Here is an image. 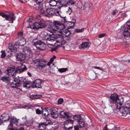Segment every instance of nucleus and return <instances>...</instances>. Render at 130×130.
I'll use <instances>...</instances> for the list:
<instances>
[{"label":"nucleus","instance_id":"19","mask_svg":"<svg viewBox=\"0 0 130 130\" xmlns=\"http://www.w3.org/2000/svg\"><path fill=\"white\" fill-rule=\"evenodd\" d=\"M57 37V35L53 34L51 35H49V37H47L46 39L47 41H54L56 40Z\"/></svg>","mask_w":130,"mask_h":130},{"label":"nucleus","instance_id":"42","mask_svg":"<svg viewBox=\"0 0 130 130\" xmlns=\"http://www.w3.org/2000/svg\"><path fill=\"white\" fill-rule=\"evenodd\" d=\"M39 12L41 14H44V16H45V15L46 14V10H45L43 7L41 8V9L39 10Z\"/></svg>","mask_w":130,"mask_h":130},{"label":"nucleus","instance_id":"60","mask_svg":"<svg viewBox=\"0 0 130 130\" xmlns=\"http://www.w3.org/2000/svg\"><path fill=\"white\" fill-rule=\"evenodd\" d=\"M74 130H79V127L78 125H75L74 126Z\"/></svg>","mask_w":130,"mask_h":130},{"label":"nucleus","instance_id":"59","mask_svg":"<svg viewBox=\"0 0 130 130\" xmlns=\"http://www.w3.org/2000/svg\"><path fill=\"white\" fill-rule=\"evenodd\" d=\"M12 52H9V54H7V53H6L7 56L9 57H10L12 56L13 55Z\"/></svg>","mask_w":130,"mask_h":130},{"label":"nucleus","instance_id":"28","mask_svg":"<svg viewBox=\"0 0 130 130\" xmlns=\"http://www.w3.org/2000/svg\"><path fill=\"white\" fill-rule=\"evenodd\" d=\"M73 121L71 120H66L64 122V124L65 125H70L71 126H73Z\"/></svg>","mask_w":130,"mask_h":130},{"label":"nucleus","instance_id":"55","mask_svg":"<svg viewBox=\"0 0 130 130\" xmlns=\"http://www.w3.org/2000/svg\"><path fill=\"white\" fill-rule=\"evenodd\" d=\"M106 35V34L103 33L100 34L98 36V38H103Z\"/></svg>","mask_w":130,"mask_h":130},{"label":"nucleus","instance_id":"64","mask_svg":"<svg viewBox=\"0 0 130 130\" xmlns=\"http://www.w3.org/2000/svg\"><path fill=\"white\" fill-rule=\"evenodd\" d=\"M50 72L52 73H54L55 72V70L54 69H51L50 70Z\"/></svg>","mask_w":130,"mask_h":130},{"label":"nucleus","instance_id":"45","mask_svg":"<svg viewBox=\"0 0 130 130\" xmlns=\"http://www.w3.org/2000/svg\"><path fill=\"white\" fill-rule=\"evenodd\" d=\"M68 70V69L66 68H62L59 69H58V71L61 73H63L65 72Z\"/></svg>","mask_w":130,"mask_h":130},{"label":"nucleus","instance_id":"7","mask_svg":"<svg viewBox=\"0 0 130 130\" xmlns=\"http://www.w3.org/2000/svg\"><path fill=\"white\" fill-rule=\"evenodd\" d=\"M23 46L24 45L21 44L20 43H19L18 42L15 43L14 45H13L12 44H9L8 46V49L10 51H8L7 53V54H9V52H15L17 51V48L19 47V46Z\"/></svg>","mask_w":130,"mask_h":130},{"label":"nucleus","instance_id":"43","mask_svg":"<svg viewBox=\"0 0 130 130\" xmlns=\"http://www.w3.org/2000/svg\"><path fill=\"white\" fill-rule=\"evenodd\" d=\"M123 113L122 114L123 116L126 117V118H128L130 117V112L128 111L126 112L125 111L123 112Z\"/></svg>","mask_w":130,"mask_h":130},{"label":"nucleus","instance_id":"39","mask_svg":"<svg viewBox=\"0 0 130 130\" xmlns=\"http://www.w3.org/2000/svg\"><path fill=\"white\" fill-rule=\"evenodd\" d=\"M75 2L74 0H68L66 3V4L67 5H71L74 4H75Z\"/></svg>","mask_w":130,"mask_h":130},{"label":"nucleus","instance_id":"61","mask_svg":"<svg viewBox=\"0 0 130 130\" xmlns=\"http://www.w3.org/2000/svg\"><path fill=\"white\" fill-rule=\"evenodd\" d=\"M25 107V108H26V109H29L31 107L30 105H25L24 106Z\"/></svg>","mask_w":130,"mask_h":130},{"label":"nucleus","instance_id":"4","mask_svg":"<svg viewBox=\"0 0 130 130\" xmlns=\"http://www.w3.org/2000/svg\"><path fill=\"white\" fill-rule=\"evenodd\" d=\"M5 18L6 20L9 21V22L12 23L13 21L15 20V17L13 13H11L9 14H6L4 13L0 12V16Z\"/></svg>","mask_w":130,"mask_h":130},{"label":"nucleus","instance_id":"63","mask_svg":"<svg viewBox=\"0 0 130 130\" xmlns=\"http://www.w3.org/2000/svg\"><path fill=\"white\" fill-rule=\"evenodd\" d=\"M2 117L0 118V125H2L4 122L3 121V120L2 119Z\"/></svg>","mask_w":130,"mask_h":130},{"label":"nucleus","instance_id":"20","mask_svg":"<svg viewBox=\"0 0 130 130\" xmlns=\"http://www.w3.org/2000/svg\"><path fill=\"white\" fill-rule=\"evenodd\" d=\"M23 51L25 54L27 55H29L30 54L32 53V51L28 47L25 46L23 49Z\"/></svg>","mask_w":130,"mask_h":130},{"label":"nucleus","instance_id":"16","mask_svg":"<svg viewBox=\"0 0 130 130\" xmlns=\"http://www.w3.org/2000/svg\"><path fill=\"white\" fill-rule=\"evenodd\" d=\"M1 117H2V119L4 122L8 121L10 120V117L8 113H3Z\"/></svg>","mask_w":130,"mask_h":130},{"label":"nucleus","instance_id":"23","mask_svg":"<svg viewBox=\"0 0 130 130\" xmlns=\"http://www.w3.org/2000/svg\"><path fill=\"white\" fill-rule=\"evenodd\" d=\"M81 129V130H84V127L85 126V123L84 120L82 119L77 121Z\"/></svg>","mask_w":130,"mask_h":130},{"label":"nucleus","instance_id":"17","mask_svg":"<svg viewBox=\"0 0 130 130\" xmlns=\"http://www.w3.org/2000/svg\"><path fill=\"white\" fill-rule=\"evenodd\" d=\"M59 115V117L61 118H64L66 117L68 118H70V117L67 113L63 111H60Z\"/></svg>","mask_w":130,"mask_h":130},{"label":"nucleus","instance_id":"35","mask_svg":"<svg viewBox=\"0 0 130 130\" xmlns=\"http://www.w3.org/2000/svg\"><path fill=\"white\" fill-rule=\"evenodd\" d=\"M89 43L87 42H82V44L80 45V46L82 48H84L87 47Z\"/></svg>","mask_w":130,"mask_h":130},{"label":"nucleus","instance_id":"15","mask_svg":"<svg viewBox=\"0 0 130 130\" xmlns=\"http://www.w3.org/2000/svg\"><path fill=\"white\" fill-rule=\"evenodd\" d=\"M124 29L123 32V35L124 37L126 39L128 38L129 36H130L129 32L128 31V28L127 26L124 27Z\"/></svg>","mask_w":130,"mask_h":130},{"label":"nucleus","instance_id":"3","mask_svg":"<svg viewBox=\"0 0 130 130\" xmlns=\"http://www.w3.org/2000/svg\"><path fill=\"white\" fill-rule=\"evenodd\" d=\"M47 25L45 23H43L42 21L36 22L30 26V28L34 29L35 30L39 29H42L46 27Z\"/></svg>","mask_w":130,"mask_h":130},{"label":"nucleus","instance_id":"40","mask_svg":"<svg viewBox=\"0 0 130 130\" xmlns=\"http://www.w3.org/2000/svg\"><path fill=\"white\" fill-rule=\"evenodd\" d=\"M74 119L75 120H77L78 121L82 119L80 115H75L73 116Z\"/></svg>","mask_w":130,"mask_h":130},{"label":"nucleus","instance_id":"1","mask_svg":"<svg viewBox=\"0 0 130 130\" xmlns=\"http://www.w3.org/2000/svg\"><path fill=\"white\" fill-rule=\"evenodd\" d=\"M25 78L24 77H20V78H14L13 82L11 83V87L12 88H17L20 85L22 84L23 82H24L23 84V87L27 89L29 88H30V86H28L27 85H29L30 82L28 81L24 82V80L25 79Z\"/></svg>","mask_w":130,"mask_h":130},{"label":"nucleus","instance_id":"22","mask_svg":"<svg viewBox=\"0 0 130 130\" xmlns=\"http://www.w3.org/2000/svg\"><path fill=\"white\" fill-rule=\"evenodd\" d=\"M42 115L44 118H45L48 115V112L46 108H44L42 110Z\"/></svg>","mask_w":130,"mask_h":130},{"label":"nucleus","instance_id":"2","mask_svg":"<svg viewBox=\"0 0 130 130\" xmlns=\"http://www.w3.org/2000/svg\"><path fill=\"white\" fill-rule=\"evenodd\" d=\"M60 7H58L56 9L53 8H48L46 9V14L45 16L50 18L51 16L53 15H55L61 17L60 13L61 12L60 11Z\"/></svg>","mask_w":130,"mask_h":130},{"label":"nucleus","instance_id":"21","mask_svg":"<svg viewBox=\"0 0 130 130\" xmlns=\"http://www.w3.org/2000/svg\"><path fill=\"white\" fill-rule=\"evenodd\" d=\"M46 63L45 62L44 63L41 62H39L37 66V69L41 70L44 68L46 66Z\"/></svg>","mask_w":130,"mask_h":130},{"label":"nucleus","instance_id":"41","mask_svg":"<svg viewBox=\"0 0 130 130\" xmlns=\"http://www.w3.org/2000/svg\"><path fill=\"white\" fill-rule=\"evenodd\" d=\"M128 108L127 107V106H126V105L125 106H123L122 107H121V108L120 109V110L121 109L122 110V114H123V112L125 111V112H126L127 111H127V110H128Z\"/></svg>","mask_w":130,"mask_h":130},{"label":"nucleus","instance_id":"27","mask_svg":"<svg viewBox=\"0 0 130 130\" xmlns=\"http://www.w3.org/2000/svg\"><path fill=\"white\" fill-rule=\"evenodd\" d=\"M42 96V95H30L29 97L31 99L33 100L40 99Z\"/></svg>","mask_w":130,"mask_h":130},{"label":"nucleus","instance_id":"31","mask_svg":"<svg viewBox=\"0 0 130 130\" xmlns=\"http://www.w3.org/2000/svg\"><path fill=\"white\" fill-rule=\"evenodd\" d=\"M46 44L42 42L40 46H38V49L41 50H45L46 49Z\"/></svg>","mask_w":130,"mask_h":130},{"label":"nucleus","instance_id":"13","mask_svg":"<svg viewBox=\"0 0 130 130\" xmlns=\"http://www.w3.org/2000/svg\"><path fill=\"white\" fill-rule=\"evenodd\" d=\"M57 40L56 42L57 43H59L61 45L64 44L65 41L64 40L63 36L62 35L58 34L57 35Z\"/></svg>","mask_w":130,"mask_h":130},{"label":"nucleus","instance_id":"52","mask_svg":"<svg viewBox=\"0 0 130 130\" xmlns=\"http://www.w3.org/2000/svg\"><path fill=\"white\" fill-rule=\"evenodd\" d=\"M67 126L68 127H66L65 126H64V129L65 130H69L71 129V128H72L73 126Z\"/></svg>","mask_w":130,"mask_h":130},{"label":"nucleus","instance_id":"33","mask_svg":"<svg viewBox=\"0 0 130 130\" xmlns=\"http://www.w3.org/2000/svg\"><path fill=\"white\" fill-rule=\"evenodd\" d=\"M42 42L41 40H38L36 42H34L33 45L36 46L37 48H38V46H40Z\"/></svg>","mask_w":130,"mask_h":130},{"label":"nucleus","instance_id":"49","mask_svg":"<svg viewBox=\"0 0 130 130\" xmlns=\"http://www.w3.org/2000/svg\"><path fill=\"white\" fill-rule=\"evenodd\" d=\"M1 52L2 53L1 57L2 58H4L6 55V54L5 52L4 51H2Z\"/></svg>","mask_w":130,"mask_h":130},{"label":"nucleus","instance_id":"46","mask_svg":"<svg viewBox=\"0 0 130 130\" xmlns=\"http://www.w3.org/2000/svg\"><path fill=\"white\" fill-rule=\"evenodd\" d=\"M77 6L80 9H81L83 7V5L81 2H78L77 4Z\"/></svg>","mask_w":130,"mask_h":130},{"label":"nucleus","instance_id":"34","mask_svg":"<svg viewBox=\"0 0 130 130\" xmlns=\"http://www.w3.org/2000/svg\"><path fill=\"white\" fill-rule=\"evenodd\" d=\"M43 123H44L46 126H47L48 125H50L52 124L51 121L48 118H46V121Z\"/></svg>","mask_w":130,"mask_h":130},{"label":"nucleus","instance_id":"47","mask_svg":"<svg viewBox=\"0 0 130 130\" xmlns=\"http://www.w3.org/2000/svg\"><path fill=\"white\" fill-rule=\"evenodd\" d=\"M84 30V28H82L81 29H75L74 32H77L79 33L83 32Z\"/></svg>","mask_w":130,"mask_h":130},{"label":"nucleus","instance_id":"32","mask_svg":"<svg viewBox=\"0 0 130 130\" xmlns=\"http://www.w3.org/2000/svg\"><path fill=\"white\" fill-rule=\"evenodd\" d=\"M46 125L43 123H40L38 126L39 130H44L45 129Z\"/></svg>","mask_w":130,"mask_h":130},{"label":"nucleus","instance_id":"25","mask_svg":"<svg viewBox=\"0 0 130 130\" xmlns=\"http://www.w3.org/2000/svg\"><path fill=\"white\" fill-rule=\"evenodd\" d=\"M38 2L37 0H29L28 4L30 6L34 7L38 3Z\"/></svg>","mask_w":130,"mask_h":130},{"label":"nucleus","instance_id":"24","mask_svg":"<svg viewBox=\"0 0 130 130\" xmlns=\"http://www.w3.org/2000/svg\"><path fill=\"white\" fill-rule=\"evenodd\" d=\"M1 80L3 82L8 84L10 83L11 79L8 77L4 76L1 77Z\"/></svg>","mask_w":130,"mask_h":130},{"label":"nucleus","instance_id":"29","mask_svg":"<svg viewBox=\"0 0 130 130\" xmlns=\"http://www.w3.org/2000/svg\"><path fill=\"white\" fill-rule=\"evenodd\" d=\"M83 9L86 11L90 10V6L87 3H85L83 5Z\"/></svg>","mask_w":130,"mask_h":130},{"label":"nucleus","instance_id":"44","mask_svg":"<svg viewBox=\"0 0 130 130\" xmlns=\"http://www.w3.org/2000/svg\"><path fill=\"white\" fill-rule=\"evenodd\" d=\"M15 70V67L14 68H9L7 69V72L8 73H12Z\"/></svg>","mask_w":130,"mask_h":130},{"label":"nucleus","instance_id":"38","mask_svg":"<svg viewBox=\"0 0 130 130\" xmlns=\"http://www.w3.org/2000/svg\"><path fill=\"white\" fill-rule=\"evenodd\" d=\"M95 69H98L104 72H106L107 70H106V68L105 67H93Z\"/></svg>","mask_w":130,"mask_h":130},{"label":"nucleus","instance_id":"14","mask_svg":"<svg viewBox=\"0 0 130 130\" xmlns=\"http://www.w3.org/2000/svg\"><path fill=\"white\" fill-rule=\"evenodd\" d=\"M25 59V55L22 53H19L16 55V59L17 61H21L24 60Z\"/></svg>","mask_w":130,"mask_h":130},{"label":"nucleus","instance_id":"57","mask_svg":"<svg viewBox=\"0 0 130 130\" xmlns=\"http://www.w3.org/2000/svg\"><path fill=\"white\" fill-rule=\"evenodd\" d=\"M36 113L37 114H40L42 113V112L39 109H37L36 110Z\"/></svg>","mask_w":130,"mask_h":130},{"label":"nucleus","instance_id":"56","mask_svg":"<svg viewBox=\"0 0 130 130\" xmlns=\"http://www.w3.org/2000/svg\"><path fill=\"white\" fill-rule=\"evenodd\" d=\"M63 102V99L62 98L59 99L58 101V104H61Z\"/></svg>","mask_w":130,"mask_h":130},{"label":"nucleus","instance_id":"8","mask_svg":"<svg viewBox=\"0 0 130 130\" xmlns=\"http://www.w3.org/2000/svg\"><path fill=\"white\" fill-rule=\"evenodd\" d=\"M22 67L21 66H18L16 68L15 70L13 73L12 74V75H14L16 74V73H21L25 71H26L27 69L26 66L25 65H22Z\"/></svg>","mask_w":130,"mask_h":130},{"label":"nucleus","instance_id":"18","mask_svg":"<svg viewBox=\"0 0 130 130\" xmlns=\"http://www.w3.org/2000/svg\"><path fill=\"white\" fill-rule=\"evenodd\" d=\"M10 121H11L13 123H14L17 126L22 125V124L20 123L18 121V120L15 117H11Z\"/></svg>","mask_w":130,"mask_h":130},{"label":"nucleus","instance_id":"5","mask_svg":"<svg viewBox=\"0 0 130 130\" xmlns=\"http://www.w3.org/2000/svg\"><path fill=\"white\" fill-rule=\"evenodd\" d=\"M52 24V27L53 29H55L61 30L65 28V26H64V25L61 24L60 21H58L54 20Z\"/></svg>","mask_w":130,"mask_h":130},{"label":"nucleus","instance_id":"62","mask_svg":"<svg viewBox=\"0 0 130 130\" xmlns=\"http://www.w3.org/2000/svg\"><path fill=\"white\" fill-rule=\"evenodd\" d=\"M76 21L75 19H73L72 20V21L70 22H71L72 23V26H74L75 23Z\"/></svg>","mask_w":130,"mask_h":130},{"label":"nucleus","instance_id":"11","mask_svg":"<svg viewBox=\"0 0 130 130\" xmlns=\"http://www.w3.org/2000/svg\"><path fill=\"white\" fill-rule=\"evenodd\" d=\"M118 100H117L115 105L116 106L117 109L120 110L121 108L122 105L123 103V99L122 97L120 96L119 97H118Z\"/></svg>","mask_w":130,"mask_h":130},{"label":"nucleus","instance_id":"36","mask_svg":"<svg viewBox=\"0 0 130 130\" xmlns=\"http://www.w3.org/2000/svg\"><path fill=\"white\" fill-rule=\"evenodd\" d=\"M60 17L62 18V19L61 20V24H62L64 25V26H65V25H66L67 24V22H68V21H67L66 20L65 18V17H63L61 16V17Z\"/></svg>","mask_w":130,"mask_h":130},{"label":"nucleus","instance_id":"9","mask_svg":"<svg viewBox=\"0 0 130 130\" xmlns=\"http://www.w3.org/2000/svg\"><path fill=\"white\" fill-rule=\"evenodd\" d=\"M51 112V116L52 118L56 119L58 117V109L55 107L52 108L50 110Z\"/></svg>","mask_w":130,"mask_h":130},{"label":"nucleus","instance_id":"54","mask_svg":"<svg viewBox=\"0 0 130 130\" xmlns=\"http://www.w3.org/2000/svg\"><path fill=\"white\" fill-rule=\"evenodd\" d=\"M13 123L11 121H10V123L8 127V129L12 128L13 126Z\"/></svg>","mask_w":130,"mask_h":130},{"label":"nucleus","instance_id":"26","mask_svg":"<svg viewBox=\"0 0 130 130\" xmlns=\"http://www.w3.org/2000/svg\"><path fill=\"white\" fill-rule=\"evenodd\" d=\"M43 7V6L42 4V3L38 2L36 5L34 7V8L36 9L39 10L41 9Z\"/></svg>","mask_w":130,"mask_h":130},{"label":"nucleus","instance_id":"37","mask_svg":"<svg viewBox=\"0 0 130 130\" xmlns=\"http://www.w3.org/2000/svg\"><path fill=\"white\" fill-rule=\"evenodd\" d=\"M72 25V23L71 22L68 21L66 26L69 29L72 28H74V26H73Z\"/></svg>","mask_w":130,"mask_h":130},{"label":"nucleus","instance_id":"50","mask_svg":"<svg viewBox=\"0 0 130 130\" xmlns=\"http://www.w3.org/2000/svg\"><path fill=\"white\" fill-rule=\"evenodd\" d=\"M91 79H93L96 77V74L94 73H93L90 75Z\"/></svg>","mask_w":130,"mask_h":130},{"label":"nucleus","instance_id":"48","mask_svg":"<svg viewBox=\"0 0 130 130\" xmlns=\"http://www.w3.org/2000/svg\"><path fill=\"white\" fill-rule=\"evenodd\" d=\"M23 34V32L22 31H20L18 33V38H22L23 39V37L22 36Z\"/></svg>","mask_w":130,"mask_h":130},{"label":"nucleus","instance_id":"10","mask_svg":"<svg viewBox=\"0 0 130 130\" xmlns=\"http://www.w3.org/2000/svg\"><path fill=\"white\" fill-rule=\"evenodd\" d=\"M118 95L117 94H112L110 96L109 100V102L110 104L116 103V102L118 99Z\"/></svg>","mask_w":130,"mask_h":130},{"label":"nucleus","instance_id":"58","mask_svg":"<svg viewBox=\"0 0 130 130\" xmlns=\"http://www.w3.org/2000/svg\"><path fill=\"white\" fill-rule=\"evenodd\" d=\"M126 25L128 28V30H130V21H129L126 22Z\"/></svg>","mask_w":130,"mask_h":130},{"label":"nucleus","instance_id":"30","mask_svg":"<svg viewBox=\"0 0 130 130\" xmlns=\"http://www.w3.org/2000/svg\"><path fill=\"white\" fill-rule=\"evenodd\" d=\"M56 0H49V3L50 6H56L57 4Z\"/></svg>","mask_w":130,"mask_h":130},{"label":"nucleus","instance_id":"51","mask_svg":"<svg viewBox=\"0 0 130 130\" xmlns=\"http://www.w3.org/2000/svg\"><path fill=\"white\" fill-rule=\"evenodd\" d=\"M65 36H69L70 35V32L68 30H65Z\"/></svg>","mask_w":130,"mask_h":130},{"label":"nucleus","instance_id":"6","mask_svg":"<svg viewBox=\"0 0 130 130\" xmlns=\"http://www.w3.org/2000/svg\"><path fill=\"white\" fill-rule=\"evenodd\" d=\"M23 46L24 45L21 44L20 43H19L18 42L15 43L14 45H13L12 44H9L8 46V49L10 51H8L7 53V54H9V52H15L17 51V48L19 47V46Z\"/></svg>","mask_w":130,"mask_h":130},{"label":"nucleus","instance_id":"12","mask_svg":"<svg viewBox=\"0 0 130 130\" xmlns=\"http://www.w3.org/2000/svg\"><path fill=\"white\" fill-rule=\"evenodd\" d=\"M41 83L42 81L41 80L39 79H36L33 82L31 85V87L33 88H41Z\"/></svg>","mask_w":130,"mask_h":130},{"label":"nucleus","instance_id":"53","mask_svg":"<svg viewBox=\"0 0 130 130\" xmlns=\"http://www.w3.org/2000/svg\"><path fill=\"white\" fill-rule=\"evenodd\" d=\"M125 105L128 108L130 109V100H129L126 102Z\"/></svg>","mask_w":130,"mask_h":130}]
</instances>
